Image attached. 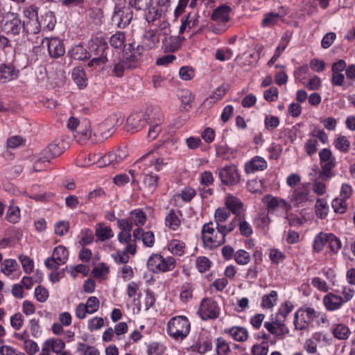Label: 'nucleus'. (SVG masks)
Masks as SVG:
<instances>
[{
	"label": "nucleus",
	"mask_w": 355,
	"mask_h": 355,
	"mask_svg": "<svg viewBox=\"0 0 355 355\" xmlns=\"http://www.w3.org/2000/svg\"><path fill=\"white\" fill-rule=\"evenodd\" d=\"M89 58L92 59L87 63L89 67H101L110 62V57H113L114 53L102 36L92 37L88 42L87 46Z\"/></svg>",
	"instance_id": "obj_1"
},
{
	"label": "nucleus",
	"mask_w": 355,
	"mask_h": 355,
	"mask_svg": "<svg viewBox=\"0 0 355 355\" xmlns=\"http://www.w3.org/2000/svg\"><path fill=\"white\" fill-rule=\"evenodd\" d=\"M190 322L187 317L179 315L171 318L167 324L168 335L177 340L185 338L190 332Z\"/></svg>",
	"instance_id": "obj_2"
},
{
	"label": "nucleus",
	"mask_w": 355,
	"mask_h": 355,
	"mask_svg": "<svg viewBox=\"0 0 355 355\" xmlns=\"http://www.w3.org/2000/svg\"><path fill=\"white\" fill-rule=\"evenodd\" d=\"M232 8L225 4L220 5L216 8L211 15V19L216 22L211 26L212 31L216 34H221L227 31L228 26L227 23L230 21V14Z\"/></svg>",
	"instance_id": "obj_3"
},
{
	"label": "nucleus",
	"mask_w": 355,
	"mask_h": 355,
	"mask_svg": "<svg viewBox=\"0 0 355 355\" xmlns=\"http://www.w3.org/2000/svg\"><path fill=\"white\" fill-rule=\"evenodd\" d=\"M175 266L176 261L173 257L165 259L159 254H153L147 261L148 268L154 273L171 271Z\"/></svg>",
	"instance_id": "obj_4"
},
{
	"label": "nucleus",
	"mask_w": 355,
	"mask_h": 355,
	"mask_svg": "<svg viewBox=\"0 0 355 355\" xmlns=\"http://www.w3.org/2000/svg\"><path fill=\"white\" fill-rule=\"evenodd\" d=\"M288 313V312H275L271 314L269 320L264 322V327L268 332L276 337L288 334V329L284 324V320Z\"/></svg>",
	"instance_id": "obj_5"
},
{
	"label": "nucleus",
	"mask_w": 355,
	"mask_h": 355,
	"mask_svg": "<svg viewBox=\"0 0 355 355\" xmlns=\"http://www.w3.org/2000/svg\"><path fill=\"white\" fill-rule=\"evenodd\" d=\"M319 158L321 166L319 178L327 181L334 175L332 170L336 166V158L328 148H323L319 152Z\"/></svg>",
	"instance_id": "obj_6"
},
{
	"label": "nucleus",
	"mask_w": 355,
	"mask_h": 355,
	"mask_svg": "<svg viewBox=\"0 0 355 355\" xmlns=\"http://www.w3.org/2000/svg\"><path fill=\"white\" fill-rule=\"evenodd\" d=\"M1 24L2 31L8 35L16 36L21 33L25 34V21H22L17 13L10 12Z\"/></svg>",
	"instance_id": "obj_7"
},
{
	"label": "nucleus",
	"mask_w": 355,
	"mask_h": 355,
	"mask_svg": "<svg viewBox=\"0 0 355 355\" xmlns=\"http://www.w3.org/2000/svg\"><path fill=\"white\" fill-rule=\"evenodd\" d=\"M133 11L129 6L116 4L112 17V21L119 28H125L131 22Z\"/></svg>",
	"instance_id": "obj_8"
},
{
	"label": "nucleus",
	"mask_w": 355,
	"mask_h": 355,
	"mask_svg": "<svg viewBox=\"0 0 355 355\" xmlns=\"http://www.w3.org/2000/svg\"><path fill=\"white\" fill-rule=\"evenodd\" d=\"M113 65L112 73L118 78L123 76L126 71L137 68V58L135 55H129L122 59H110Z\"/></svg>",
	"instance_id": "obj_9"
},
{
	"label": "nucleus",
	"mask_w": 355,
	"mask_h": 355,
	"mask_svg": "<svg viewBox=\"0 0 355 355\" xmlns=\"http://www.w3.org/2000/svg\"><path fill=\"white\" fill-rule=\"evenodd\" d=\"M128 155V150L125 147L118 148L116 150L108 153L102 157L97 162L100 167L112 165L116 167L121 163Z\"/></svg>",
	"instance_id": "obj_10"
},
{
	"label": "nucleus",
	"mask_w": 355,
	"mask_h": 355,
	"mask_svg": "<svg viewBox=\"0 0 355 355\" xmlns=\"http://www.w3.org/2000/svg\"><path fill=\"white\" fill-rule=\"evenodd\" d=\"M218 177L222 184L234 185L240 181V175L234 165L225 166L218 169Z\"/></svg>",
	"instance_id": "obj_11"
},
{
	"label": "nucleus",
	"mask_w": 355,
	"mask_h": 355,
	"mask_svg": "<svg viewBox=\"0 0 355 355\" xmlns=\"http://www.w3.org/2000/svg\"><path fill=\"white\" fill-rule=\"evenodd\" d=\"M238 225V218L237 217H234L232 220L227 225H222L220 224H218L216 229H218V232L219 236H216L214 239L213 238H206L207 242L209 243H213L215 246H220L225 243V236L227 233L232 232L234 228Z\"/></svg>",
	"instance_id": "obj_12"
},
{
	"label": "nucleus",
	"mask_w": 355,
	"mask_h": 355,
	"mask_svg": "<svg viewBox=\"0 0 355 355\" xmlns=\"http://www.w3.org/2000/svg\"><path fill=\"white\" fill-rule=\"evenodd\" d=\"M263 202L266 205L268 212L273 214L277 209H282L284 212H288L291 209L290 203L285 200L272 196L271 195H266L263 198Z\"/></svg>",
	"instance_id": "obj_13"
},
{
	"label": "nucleus",
	"mask_w": 355,
	"mask_h": 355,
	"mask_svg": "<svg viewBox=\"0 0 355 355\" xmlns=\"http://www.w3.org/2000/svg\"><path fill=\"white\" fill-rule=\"evenodd\" d=\"M64 150V141L55 139L42 150V157L40 158V160L43 159L49 162L51 159L60 156Z\"/></svg>",
	"instance_id": "obj_14"
},
{
	"label": "nucleus",
	"mask_w": 355,
	"mask_h": 355,
	"mask_svg": "<svg viewBox=\"0 0 355 355\" xmlns=\"http://www.w3.org/2000/svg\"><path fill=\"white\" fill-rule=\"evenodd\" d=\"M319 315L320 312H295L294 324L296 329H305L309 324L314 322Z\"/></svg>",
	"instance_id": "obj_15"
},
{
	"label": "nucleus",
	"mask_w": 355,
	"mask_h": 355,
	"mask_svg": "<svg viewBox=\"0 0 355 355\" xmlns=\"http://www.w3.org/2000/svg\"><path fill=\"white\" fill-rule=\"evenodd\" d=\"M146 119L144 112L131 114L126 121L128 130L132 132L140 130L146 124Z\"/></svg>",
	"instance_id": "obj_16"
},
{
	"label": "nucleus",
	"mask_w": 355,
	"mask_h": 355,
	"mask_svg": "<svg viewBox=\"0 0 355 355\" xmlns=\"http://www.w3.org/2000/svg\"><path fill=\"white\" fill-rule=\"evenodd\" d=\"M212 348V340L208 336H200L198 340L193 343L190 349L193 352L203 354Z\"/></svg>",
	"instance_id": "obj_17"
},
{
	"label": "nucleus",
	"mask_w": 355,
	"mask_h": 355,
	"mask_svg": "<svg viewBox=\"0 0 355 355\" xmlns=\"http://www.w3.org/2000/svg\"><path fill=\"white\" fill-rule=\"evenodd\" d=\"M47 46L49 53L53 58L61 57L65 53L63 42L58 38L48 40Z\"/></svg>",
	"instance_id": "obj_18"
},
{
	"label": "nucleus",
	"mask_w": 355,
	"mask_h": 355,
	"mask_svg": "<svg viewBox=\"0 0 355 355\" xmlns=\"http://www.w3.org/2000/svg\"><path fill=\"white\" fill-rule=\"evenodd\" d=\"M224 331L234 340L237 342H244L248 338L247 329L242 327L234 326L230 328L225 329Z\"/></svg>",
	"instance_id": "obj_19"
},
{
	"label": "nucleus",
	"mask_w": 355,
	"mask_h": 355,
	"mask_svg": "<svg viewBox=\"0 0 355 355\" xmlns=\"http://www.w3.org/2000/svg\"><path fill=\"white\" fill-rule=\"evenodd\" d=\"M309 185L306 184H302L295 189L291 200L298 205L309 200Z\"/></svg>",
	"instance_id": "obj_20"
},
{
	"label": "nucleus",
	"mask_w": 355,
	"mask_h": 355,
	"mask_svg": "<svg viewBox=\"0 0 355 355\" xmlns=\"http://www.w3.org/2000/svg\"><path fill=\"white\" fill-rule=\"evenodd\" d=\"M225 206L230 213L232 212L235 214V217H237V218H239V216H243L241 215L243 204L236 197L232 196L227 197L225 200Z\"/></svg>",
	"instance_id": "obj_21"
},
{
	"label": "nucleus",
	"mask_w": 355,
	"mask_h": 355,
	"mask_svg": "<svg viewBox=\"0 0 355 355\" xmlns=\"http://www.w3.org/2000/svg\"><path fill=\"white\" fill-rule=\"evenodd\" d=\"M42 347L46 348L49 352H52L55 354H59L62 350L65 349L66 344L61 338H51L44 342Z\"/></svg>",
	"instance_id": "obj_22"
},
{
	"label": "nucleus",
	"mask_w": 355,
	"mask_h": 355,
	"mask_svg": "<svg viewBox=\"0 0 355 355\" xmlns=\"http://www.w3.org/2000/svg\"><path fill=\"white\" fill-rule=\"evenodd\" d=\"M202 239L203 241V243L206 247L209 248L210 249L216 248L218 246L214 245L213 243H208L206 241V238L211 237L214 239L215 236H218V230L216 231L215 228L213 226V223L209 222L208 223H205L202 227Z\"/></svg>",
	"instance_id": "obj_23"
},
{
	"label": "nucleus",
	"mask_w": 355,
	"mask_h": 355,
	"mask_svg": "<svg viewBox=\"0 0 355 355\" xmlns=\"http://www.w3.org/2000/svg\"><path fill=\"white\" fill-rule=\"evenodd\" d=\"M267 168L266 161L261 157L256 156L245 164L247 173H254L256 171H263Z\"/></svg>",
	"instance_id": "obj_24"
},
{
	"label": "nucleus",
	"mask_w": 355,
	"mask_h": 355,
	"mask_svg": "<svg viewBox=\"0 0 355 355\" xmlns=\"http://www.w3.org/2000/svg\"><path fill=\"white\" fill-rule=\"evenodd\" d=\"M326 308L329 311H334L340 308L341 304L345 302V300L341 296L329 293L323 300Z\"/></svg>",
	"instance_id": "obj_25"
},
{
	"label": "nucleus",
	"mask_w": 355,
	"mask_h": 355,
	"mask_svg": "<svg viewBox=\"0 0 355 355\" xmlns=\"http://www.w3.org/2000/svg\"><path fill=\"white\" fill-rule=\"evenodd\" d=\"M291 37L287 35V33L284 34L282 37L279 45L276 48L275 52L270 60L268 62V66H272L276 60L279 58L282 53L286 49L290 42Z\"/></svg>",
	"instance_id": "obj_26"
},
{
	"label": "nucleus",
	"mask_w": 355,
	"mask_h": 355,
	"mask_svg": "<svg viewBox=\"0 0 355 355\" xmlns=\"http://www.w3.org/2000/svg\"><path fill=\"white\" fill-rule=\"evenodd\" d=\"M144 114L147 118L146 123L149 125L161 124L163 121V115L157 108H148Z\"/></svg>",
	"instance_id": "obj_27"
},
{
	"label": "nucleus",
	"mask_w": 355,
	"mask_h": 355,
	"mask_svg": "<svg viewBox=\"0 0 355 355\" xmlns=\"http://www.w3.org/2000/svg\"><path fill=\"white\" fill-rule=\"evenodd\" d=\"M17 76V73L12 65L0 64V81L6 83Z\"/></svg>",
	"instance_id": "obj_28"
},
{
	"label": "nucleus",
	"mask_w": 355,
	"mask_h": 355,
	"mask_svg": "<svg viewBox=\"0 0 355 355\" xmlns=\"http://www.w3.org/2000/svg\"><path fill=\"white\" fill-rule=\"evenodd\" d=\"M146 10L147 12L145 15V18L148 23H153L156 20L160 19L166 13L164 9H160L159 7L153 6L151 3Z\"/></svg>",
	"instance_id": "obj_29"
},
{
	"label": "nucleus",
	"mask_w": 355,
	"mask_h": 355,
	"mask_svg": "<svg viewBox=\"0 0 355 355\" xmlns=\"http://www.w3.org/2000/svg\"><path fill=\"white\" fill-rule=\"evenodd\" d=\"M159 176L153 173H148L144 175L143 179V187L148 191L153 192L155 190L157 186Z\"/></svg>",
	"instance_id": "obj_30"
},
{
	"label": "nucleus",
	"mask_w": 355,
	"mask_h": 355,
	"mask_svg": "<svg viewBox=\"0 0 355 355\" xmlns=\"http://www.w3.org/2000/svg\"><path fill=\"white\" fill-rule=\"evenodd\" d=\"M332 333L334 336L338 340H347L351 331L347 325L344 324H336L333 328Z\"/></svg>",
	"instance_id": "obj_31"
},
{
	"label": "nucleus",
	"mask_w": 355,
	"mask_h": 355,
	"mask_svg": "<svg viewBox=\"0 0 355 355\" xmlns=\"http://www.w3.org/2000/svg\"><path fill=\"white\" fill-rule=\"evenodd\" d=\"M72 78L80 87H86L87 78L84 69L82 67H76L73 69Z\"/></svg>",
	"instance_id": "obj_32"
},
{
	"label": "nucleus",
	"mask_w": 355,
	"mask_h": 355,
	"mask_svg": "<svg viewBox=\"0 0 355 355\" xmlns=\"http://www.w3.org/2000/svg\"><path fill=\"white\" fill-rule=\"evenodd\" d=\"M41 27L46 31H52L55 25V17L52 12H46L44 15H42L41 20H40Z\"/></svg>",
	"instance_id": "obj_33"
},
{
	"label": "nucleus",
	"mask_w": 355,
	"mask_h": 355,
	"mask_svg": "<svg viewBox=\"0 0 355 355\" xmlns=\"http://www.w3.org/2000/svg\"><path fill=\"white\" fill-rule=\"evenodd\" d=\"M69 53L71 58L75 60H85L90 59L88 49H85L82 45L73 46L70 50Z\"/></svg>",
	"instance_id": "obj_34"
},
{
	"label": "nucleus",
	"mask_w": 355,
	"mask_h": 355,
	"mask_svg": "<svg viewBox=\"0 0 355 355\" xmlns=\"http://www.w3.org/2000/svg\"><path fill=\"white\" fill-rule=\"evenodd\" d=\"M69 252L63 245L55 247L52 253V257L58 261V264H64L68 259Z\"/></svg>",
	"instance_id": "obj_35"
},
{
	"label": "nucleus",
	"mask_w": 355,
	"mask_h": 355,
	"mask_svg": "<svg viewBox=\"0 0 355 355\" xmlns=\"http://www.w3.org/2000/svg\"><path fill=\"white\" fill-rule=\"evenodd\" d=\"M96 236L101 241H105L114 236L112 230L110 227H105L103 224L98 223L96 228Z\"/></svg>",
	"instance_id": "obj_36"
},
{
	"label": "nucleus",
	"mask_w": 355,
	"mask_h": 355,
	"mask_svg": "<svg viewBox=\"0 0 355 355\" xmlns=\"http://www.w3.org/2000/svg\"><path fill=\"white\" fill-rule=\"evenodd\" d=\"M227 89V85L225 86L223 85L219 86L208 98L205 100L204 103H214L217 101L220 100L225 95Z\"/></svg>",
	"instance_id": "obj_37"
},
{
	"label": "nucleus",
	"mask_w": 355,
	"mask_h": 355,
	"mask_svg": "<svg viewBox=\"0 0 355 355\" xmlns=\"http://www.w3.org/2000/svg\"><path fill=\"white\" fill-rule=\"evenodd\" d=\"M181 221L173 209H171L165 218V224L171 230H176L180 225Z\"/></svg>",
	"instance_id": "obj_38"
},
{
	"label": "nucleus",
	"mask_w": 355,
	"mask_h": 355,
	"mask_svg": "<svg viewBox=\"0 0 355 355\" xmlns=\"http://www.w3.org/2000/svg\"><path fill=\"white\" fill-rule=\"evenodd\" d=\"M125 41V36L123 32H117L112 35L110 39V45L114 48L120 49L122 47H125L124 43Z\"/></svg>",
	"instance_id": "obj_39"
},
{
	"label": "nucleus",
	"mask_w": 355,
	"mask_h": 355,
	"mask_svg": "<svg viewBox=\"0 0 355 355\" xmlns=\"http://www.w3.org/2000/svg\"><path fill=\"white\" fill-rule=\"evenodd\" d=\"M129 218L137 226L144 225L146 220V214L140 209L132 211Z\"/></svg>",
	"instance_id": "obj_40"
},
{
	"label": "nucleus",
	"mask_w": 355,
	"mask_h": 355,
	"mask_svg": "<svg viewBox=\"0 0 355 355\" xmlns=\"http://www.w3.org/2000/svg\"><path fill=\"white\" fill-rule=\"evenodd\" d=\"M185 243L180 240H172L169 244L168 250L172 254L181 256L184 252Z\"/></svg>",
	"instance_id": "obj_41"
},
{
	"label": "nucleus",
	"mask_w": 355,
	"mask_h": 355,
	"mask_svg": "<svg viewBox=\"0 0 355 355\" xmlns=\"http://www.w3.org/2000/svg\"><path fill=\"white\" fill-rule=\"evenodd\" d=\"M87 123L84 125V128L82 126L79 128V130L76 131L74 135V137L76 141L80 144H83L87 141L92 136L91 131L87 129Z\"/></svg>",
	"instance_id": "obj_42"
},
{
	"label": "nucleus",
	"mask_w": 355,
	"mask_h": 355,
	"mask_svg": "<svg viewBox=\"0 0 355 355\" xmlns=\"http://www.w3.org/2000/svg\"><path fill=\"white\" fill-rule=\"evenodd\" d=\"M277 300V293L272 291L268 295L262 297L261 306L263 309H271Z\"/></svg>",
	"instance_id": "obj_43"
},
{
	"label": "nucleus",
	"mask_w": 355,
	"mask_h": 355,
	"mask_svg": "<svg viewBox=\"0 0 355 355\" xmlns=\"http://www.w3.org/2000/svg\"><path fill=\"white\" fill-rule=\"evenodd\" d=\"M327 234H323L320 232L314 239L313 248V250L319 252L322 250L324 245L327 243Z\"/></svg>",
	"instance_id": "obj_44"
},
{
	"label": "nucleus",
	"mask_w": 355,
	"mask_h": 355,
	"mask_svg": "<svg viewBox=\"0 0 355 355\" xmlns=\"http://www.w3.org/2000/svg\"><path fill=\"white\" fill-rule=\"evenodd\" d=\"M334 145L340 152L347 153L350 146V141L345 136L340 135L334 141Z\"/></svg>",
	"instance_id": "obj_45"
},
{
	"label": "nucleus",
	"mask_w": 355,
	"mask_h": 355,
	"mask_svg": "<svg viewBox=\"0 0 355 355\" xmlns=\"http://www.w3.org/2000/svg\"><path fill=\"white\" fill-rule=\"evenodd\" d=\"M41 24L39 19L28 21L25 23V34H37L41 30Z\"/></svg>",
	"instance_id": "obj_46"
},
{
	"label": "nucleus",
	"mask_w": 355,
	"mask_h": 355,
	"mask_svg": "<svg viewBox=\"0 0 355 355\" xmlns=\"http://www.w3.org/2000/svg\"><path fill=\"white\" fill-rule=\"evenodd\" d=\"M216 348L218 355H227L230 351L228 343L222 337L216 339Z\"/></svg>",
	"instance_id": "obj_47"
},
{
	"label": "nucleus",
	"mask_w": 355,
	"mask_h": 355,
	"mask_svg": "<svg viewBox=\"0 0 355 355\" xmlns=\"http://www.w3.org/2000/svg\"><path fill=\"white\" fill-rule=\"evenodd\" d=\"M238 225L239 226L240 232L243 236L248 237L252 234V228L250 225L245 221L244 216H239L238 218Z\"/></svg>",
	"instance_id": "obj_48"
},
{
	"label": "nucleus",
	"mask_w": 355,
	"mask_h": 355,
	"mask_svg": "<svg viewBox=\"0 0 355 355\" xmlns=\"http://www.w3.org/2000/svg\"><path fill=\"white\" fill-rule=\"evenodd\" d=\"M17 262L15 259H6L1 265V270L6 275H9L17 270Z\"/></svg>",
	"instance_id": "obj_49"
},
{
	"label": "nucleus",
	"mask_w": 355,
	"mask_h": 355,
	"mask_svg": "<svg viewBox=\"0 0 355 355\" xmlns=\"http://www.w3.org/2000/svg\"><path fill=\"white\" fill-rule=\"evenodd\" d=\"M234 260L239 265H246L250 261V256L247 251L241 249L235 252Z\"/></svg>",
	"instance_id": "obj_50"
},
{
	"label": "nucleus",
	"mask_w": 355,
	"mask_h": 355,
	"mask_svg": "<svg viewBox=\"0 0 355 355\" xmlns=\"http://www.w3.org/2000/svg\"><path fill=\"white\" fill-rule=\"evenodd\" d=\"M328 205L323 199H318L315 203V214L320 218L327 216Z\"/></svg>",
	"instance_id": "obj_51"
},
{
	"label": "nucleus",
	"mask_w": 355,
	"mask_h": 355,
	"mask_svg": "<svg viewBox=\"0 0 355 355\" xmlns=\"http://www.w3.org/2000/svg\"><path fill=\"white\" fill-rule=\"evenodd\" d=\"M19 208L17 206H10L7 211L6 219L11 223H16L19 218Z\"/></svg>",
	"instance_id": "obj_52"
},
{
	"label": "nucleus",
	"mask_w": 355,
	"mask_h": 355,
	"mask_svg": "<svg viewBox=\"0 0 355 355\" xmlns=\"http://www.w3.org/2000/svg\"><path fill=\"white\" fill-rule=\"evenodd\" d=\"M230 216V213L227 209L224 207H219L216 209L214 214L216 224L218 225L225 222V220H227Z\"/></svg>",
	"instance_id": "obj_53"
},
{
	"label": "nucleus",
	"mask_w": 355,
	"mask_h": 355,
	"mask_svg": "<svg viewBox=\"0 0 355 355\" xmlns=\"http://www.w3.org/2000/svg\"><path fill=\"white\" fill-rule=\"evenodd\" d=\"M219 308L216 302L211 298H205L202 300L200 306V311H217Z\"/></svg>",
	"instance_id": "obj_54"
},
{
	"label": "nucleus",
	"mask_w": 355,
	"mask_h": 355,
	"mask_svg": "<svg viewBox=\"0 0 355 355\" xmlns=\"http://www.w3.org/2000/svg\"><path fill=\"white\" fill-rule=\"evenodd\" d=\"M280 15L275 12H268L265 15L264 18L262 19L261 24L263 26H270L277 23Z\"/></svg>",
	"instance_id": "obj_55"
},
{
	"label": "nucleus",
	"mask_w": 355,
	"mask_h": 355,
	"mask_svg": "<svg viewBox=\"0 0 355 355\" xmlns=\"http://www.w3.org/2000/svg\"><path fill=\"white\" fill-rule=\"evenodd\" d=\"M196 266L200 272H205L211 268V261L206 257H199L196 260Z\"/></svg>",
	"instance_id": "obj_56"
},
{
	"label": "nucleus",
	"mask_w": 355,
	"mask_h": 355,
	"mask_svg": "<svg viewBox=\"0 0 355 355\" xmlns=\"http://www.w3.org/2000/svg\"><path fill=\"white\" fill-rule=\"evenodd\" d=\"M327 243L331 252H337L341 248V242L338 238L333 234H329Z\"/></svg>",
	"instance_id": "obj_57"
},
{
	"label": "nucleus",
	"mask_w": 355,
	"mask_h": 355,
	"mask_svg": "<svg viewBox=\"0 0 355 355\" xmlns=\"http://www.w3.org/2000/svg\"><path fill=\"white\" fill-rule=\"evenodd\" d=\"M332 207L336 213L343 214L347 209L346 200L344 198H336L332 201Z\"/></svg>",
	"instance_id": "obj_58"
},
{
	"label": "nucleus",
	"mask_w": 355,
	"mask_h": 355,
	"mask_svg": "<svg viewBox=\"0 0 355 355\" xmlns=\"http://www.w3.org/2000/svg\"><path fill=\"white\" fill-rule=\"evenodd\" d=\"M24 348L28 355H34L40 350L37 343L30 339L24 340Z\"/></svg>",
	"instance_id": "obj_59"
},
{
	"label": "nucleus",
	"mask_w": 355,
	"mask_h": 355,
	"mask_svg": "<svg viewBox=\"0 0 355 355\" xmlns=\"http://www.w3.org/2000/svg\"><path fill=\"white\" fill-rule=\"evenodd\" d=\"M151 0H129V7L135 8L137 10L147 9L150 5Z\"/></svg>",
	"instance_id": "obj_60"
},
{
	"label": "nucleus",
	"mask_w": 355,
	"mask_h": 355,
	"mask_svg": "<svg viewBox=\"0 0 355 355\" xmlns=\"http://www.w3.org/2000/svg\"><path fill=\"white\" fill-rule=\"evenodd\" d=\"M164 348L162 345L158 343H152L148 345V355H162Z\"/></svg>",
	"instance_id": "obj_61"
},
{
	"label": "nucleus",
	"mask_w": 355,
	"mask_h": 355,
	"mask_svg": "<svg viewBox=\"0 0 355 355\" xmlns=\"http://www.w3.org/2000/svg\"><path fill=\"white\" fill-rule=\"evenodd\" d=\"M19 259L21 263L24 272L27 274H30L33 269V261L27 256L20 255Z\"/></svg>",
	"instance_id": "obj_62"
},
{
	"label": "nucleus",
	"mask_w": 355,
	"mask_h": 355,
	"mask_svg": "<svg viewBox=\"0 0 355 355\" xmlns=\"http://www.w3.org/2000/svg\"><path fill=\"white\" fill-rule=\"evenodd\" d=\"M179 75L182 80H189L194 77V71L191 67L184 66L180 68Z\"/></svg>",
	"instance_id": "obj_63"
},
{
	"label": "nucleus",
	"mask_w": 355,
	"mask_h": 355,
	"mask_svg": "<svg viewBox=\"0 0 355 355\" xmlns=\"http://www.w3.org/2000/svg\"><path fill=\"white\" fill-rule=\"evenodd\" d=\"M268 346L266 343L254 345L251 349L252 355H267Z\"/></svg>",
	"instance_id": "obj_64"
}]
</instances>
